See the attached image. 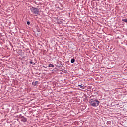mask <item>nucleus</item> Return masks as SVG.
Listing matches in <instances>:
<instances>
[{
  "mask_svg": "<svg viewBox=\"0 0 127 127\" xmlns=\"http://www.w3.org/2000/svg\"><path fill=\"white\" fill-rule=\"evenodd\" d=\"M30 63L32 64V65H35V63L33 62L32 60L30 61Z\"/></svg>",
  "mask_w": 127,
  "mask_h": 127,
  "instance_id": "0eeeda50",
  "label": "nucleus"
},
{
  "mask_svg": "<svg viewBox=\"0 0 127 127\" xmlns=\"http://www.w3.org/2000/svg\"><path fill=\"white\" fill-rule=\"evenodd\" d=\"M75 62V59L74 58L71 60V63H74Z\"/></svg>",
  "mask_w": 127,
  "mask_h": 127,
  "instance_id": "1a4fd4ad",
  "label": "nucleus"
},
{
  "mask_svg": "<svg viewBox=\"0 0 127 127\" xmlns=\"http://www.w3.org/2000/svg\"><path fill=\"white\" fill-rule=\"evenodd\" d=\"M89 104L92 107H98L100 104V101L97 99H91L89 101Z\"/></svg>",
  "mask_w": 127,
  "mask_h": 127,
  "instance_id": "f257e3e1",
  "label": "nucleus"
},
{
  "mask_svg": "<svg viewBox=\"0 0 127 127\" xmlns=\"http://www.w3.org/2000/svg\"><path fill=\"white\" fill-rule=\"evenodd\" d=\"M19 118L21 119V122H24V123H25V122H27V119L24 117V116H22L21 114L19 115Z\"/></svg>",
  "mask_w": 127,
  "mask_h": 127,
  "instance_id": "7ed1b4c3",
  "label": "nucleus"
},
{
  "mask_svg": "<svg viewBox=\"0 0 127 127\" xmlns=\"http://www.w3.org/2000/svg\"><path fill=\"white\" fill-rule=\"evenodd\" d=\"M122 21H124V22H126V23H127V19H122Z\"/></svg>",
  "mask_w": 127,
  "mask_h": 127,
  "instance_id": "6e6552de",
  "label": "nucleus"
},
{
  "mask_svg": "<svg viewBox=\"0 0 127 127\" xmlns=\"http://www.w3.org/2000/svg\"><path fill=\"white\" fill-rule=\"evenodd\" d=\"M27 24H28V25H29V24H30V22L29 21H27Z\"/></svg>",
  "mask_w": 127,
  "mask_h": 127,
  "instance_id": "9b49d317",
  "label": "nucleus"
},
{
  "mask_svg": "<svg viewBox=\"0 0 127 127\" xmlns=\"http://www.w3.org/2000/svg\"><path fill=\"white\" fill-rule=\"evenodd\" d=\"M44 67V68H46V67H45V66H43Z\"/></svg>",
  "mask_w": 127,
  "mask_h": 127,
  "instance_id": "f8f14e48",
  "label": "nucleus"
},
{
  "mask_svg": "<svg viewBox=\"0 0 127 127\" xmlns=\"http://www.w3.org/2000/svg\"><path fill=\"white\" fill-rule=\"evenodd\" d=\"M54 68V65L51 64H49V68Z\"/></svg>",
  "mask_w": 127,
  "mask_h": 127,
  "instance_id": "39448f33",
  "label": "nucleus"
},
{
  "mask_svg": "<svg viewBox=\"0 0 127 127\" xmlns=\"http://www.w3.org/2000/svg\"><path fill=\"white\" fill-rule=\"evenodd\" d=\"M38 84V81H35L32 83V84L33 85V86H36V85H37Z\"/></svg>",
  "mask_w": 127,
  "mask_h": 127,
  "instance_id": "20e7f679",
  "label": "nucleus"
},
{
  "mask_svg": "<svg viewBox=\"0 0 127 127\" xmlns=\"http://www.w3.org/2000/svg\"><path fill=\"white\" fill-rule=\"evenodd\" d=\"M107 125H110V124H111V121H108L107 122Z\"/></svg>",
  "mask_w": 127,
  "mask_h": 127,
  "instance_id": "9d476101",
  "label": "nucleus"
},
{
  "mask_svg": "<svg viewBox=\"0 0 127 127\" xmlns=\"http://www.w3.org/2000/svg\"><path fill=\"white\" fill-rule=\"evenodd\" d=\"M30 10L33 14H36V16L40 15V14L39 9H38L37 8L32 7L30 8Z\"/></svg>",
  "mask_w": 127,
  "mask_h": 127,
  "instance_id": "f03ea898",
  "label": "nucleus"
},
{
  "mask_svg": "<svg viewBox=\"0 0 127 127\" xmlns=\"http://www.w3.org/2000/svg\"><path fill=\"white\" fill-rule=\"evenodd\" d=\"M78 87H80L81 89H85V86H82L81 85H78Z\"/></svg>",
  "mask_w": 127,
  "mask_h": 127,
  "instance_id": "423d86ee",
  "label": "nucleus"
}]
</instances>
